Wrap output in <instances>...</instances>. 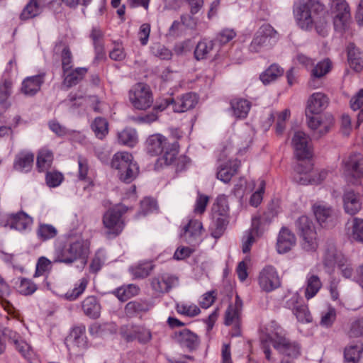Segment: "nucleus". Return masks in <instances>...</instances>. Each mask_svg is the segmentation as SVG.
Listing matches in <instances>:
<instances>
[{"label": "nucleus", "instance_id": "f257e3e1", "mask_svg": "<svg viewBox=\"0 0 363 363\" xmlns=\"http://www.w3.org/2000/svg\"><path fill=\"white\" fill-rule=\"evenodd\" d=\"M260 331L261 349L268 361H272L269 343H272L278 353L283 356L282 359L291 360L294 362V359L300 356V345L286 337L284 330L276 321H271L262 328Z\"/></svg>", "mask_w": 363, "mask_h": 363}, {"label": "nucleus", "instance_id": "f03ea898", "mask_svg": "<svg viewBox=\"0 0 363 363\" xmlns=\"http://www.w3.org/2000/svg\"><path fill=\"white\" fill-rule=\"evenodd\" d=\"M294 16L298 26L304 30L315 28L322 36L328 35L330 26L328 14L318 1H298L294 5Z\"/></svg>", "mask_w": 363, "mask_h": 363}, {"label": "nucleus", "instance_id": "7ed1b4c3", "mask_svg": "<svg viewBox=\"0 0 363 363\" xmlns=\"http://www.w3.org/2000/svg\"><path fill=\"white\" fill-rule=\"evenodd\" d=\"M89 245V241L81 235L70 237L65 244L56 247L53 262L71 264L78 259L86 261Z\"/></svg>", "mask_w": 363, "mask_h": 363}, {"label": "nucleus", "instance_id": "20e7f679", "mask_svg": "<svg viewBox=\"0 0 363 363\" xmlns=\"http://www.w3.org/2000/svg\"><path fill=\"white\" fill-rule=\"evenodd\" d=\"M147 152L152 155H158L163 153L158 160L160 164L165 165L172 164L179 152V143L177 141L170 143L161 134L150 135L146 141Z\"/></svg>", "mask_w": 363, "mask_h": 363}, {"label": "nucleus", "instance_id": "39448f33", "mask_svg": "<svg viewBox=\"0 0 363 363\" xmlns=\"http://www.w3.org/2000/svg\"><path fill=\"white\" fill-rule=\"evenodd\" d=\"M111 167L118 171L119 179L127 184L133 182L139 174V167L128 152H118L111 160Z\"/></svg>", "mask_w": 363, "mask_h": 363}, {"label": "nucleus", "instance_id": "423d86ee", "mask_svg": "<svg viewBox=\"0 0 363 363\" xmlns=\"http://www.w3.org/2000/svg\"><path fill=\"white\" fill-rule=\"evenodd\" d=\"M279 40V33L270 24L264 23L255 33L248 50L252 53H258L272 48Z\"/></svg>", "mask_w": 363, "mask_h": 363}, {"label": "nucleus", "instance_id": "0eeeda50", "mask_svg": "<svg viewBox=\"0 0 363 363\" xmlns=\"http://www.w3.org/2000/svg\"><path fill=\"white\" fill-rule=\"evenodd\" d=\"M128 98L133 106L138 110H146L153 104V95L150 86L138 83L128 92Z\"/></svg>", "mask_w": 363, "mask_h": 363}, {"label": "nucleus", "instance_id": "6e6552de", "mask_svg": "<svg viewBox=\"0 0 363 363\" xmlns=\"http://www.w3.org/2000/svg\"><path fill=\"white\" fill-rule=\"evenodd\" d=\"M295 224L300 236L303 238V248L306 251L315 250L318 243L313 221L308 216H302L297 219Z\"/></svg>", "mask_w": 363, "mask_h": 363}, {"label": "nucleus", "instance_id": "1a4fd4ad", "mask_svg": "<svg viewBox=\"0 0 363 363\" xmlns=\"http://www.w3.org/2000/svg\"><path fill=\"white\" fill-rule=\"evenodd\" d=\"M228 211L226 198L224 196H218L213 206L215 223L214 228L211 230V235L216 239L220 238L225 230L228 223L227 216Z\"/></svg>", "mask_w": 363, "mask_h": 363}, {"label": "nucleus", "instance_id": "9d476101", "mask_svg": "<svg viewBox=\"0 0 363 363\" xmlns=\"http://www.w3.org/2000/svg\"><path fill=\"white\" fill-rule=\"evenodd\" d=\"M333 24L336 31L342 33L348 29L351 22L350 11L345 0H331Z\"/></svg>", "mask_w": 363, "mask_h": 363}, {"label": "nucleus", "instance_id": "9b49d317", "mask_svg": "<svg viewBox=\"0 0 363 363\" xmlns=\"http://www.w3.org/2000/svg\"><path fill=\"white\" fill-rule=\"evenodd\" d=\"M128 211V208L118 204L108 209L103 216V223L108 233L118 235L123 229L124 223L121 218L123 214Z\"/></svg>", "mask_w": 363, "mask_h": 363}, {"label": "nucleus", "instance_id": "f8f14e48", "mask_svg": "<svg viewBox=\"0 0 363 363\" xmlns=\"http://www.w3.org/2000/svg\"><path fill=\"white\" fill-rule=\"evenodd\" d=\"M306 117L307 125L315 139H319L327 134L334 125V118L330 114L308 115Z\"/></svg>", "mask_w": 363, "mask_h": 363}, {"label": "nucleus", "instance_id": "ddd939ff", "mask_svg": "<svg viewBox=\"0 0 363 363\" xmlns=\"http://www.w3.org/2000/svg\"><path fill=\"white\" fill-rule=\"evenodd\" d=\"M33 223L32 217L23 211L16 213H9L1 216L0 225L9 227L18 231L26 230Z\"/></svg>", "mask_w": 363, "mask_h": 363}, {"label": "nucleus", "instance_id": "4468645a", "mask_svg": "<svg viewBox=\"0 0 363 363\" xmlns=\"http://www.w3.org/2000/svg\"><path fill=\"white\" fill-rule=\"evenodd\" d=\"M258 284L265 292H271L281 286L280 277L276 269L271 265L264 267L259 273Z\"/></svg>", "mask_w": 363, "mask_h": 363}, {"label": "nucleus", "instance_id": "2eb2a0df", "mask_svg": "<svg viewBox=\"0 0 363 363\" xmlns=\"http://www.w3.org/2000/svg\"><path fill=\"white\" fill-rule=\"evenodd\" d=\"M291 144L298 160L309 159L312 156L311 143L309 136L303 131H296Z\"/></svg>", "mask_w": 363, "mask_h": 363}, {"label": "nucleus", "instance_id": "dca6fc26", "mask_svg": "<svg viewBox=\"0 0 363 363\" xmlns=\"http://www.w3.org/2000/svg\"><path fill=\"white\" fill-rule=\"evenodd\" d=\"M345 166L351 174L352 182L355 185H362L363 182V156L353 153L344 160Z\"/></svg>", "mask_w": 363, "mask_h": 363}, {"label": "nucleus", "instance_id": "f3484780", "mask_svg": "<svg viewBox=\"0 0 363 363\" xmlns=\"http://www.w3.org/2000/svg\"><path fill=\"white\" fill-rule=\"evenodd\" d=\"M198 103V97L194 93H186L180 98L174 101V99L169 97L164 101V104L167 108L172 106L174 112L182 113L195 107Z\"/></svg>", "mask_w": 363, "mask_h": 363}, {"label": "nucleus", "instance_id": "a211bd4d", "mask_svg": "<svg viewBox=\"0 0 363 363\" xmlns=\"http://www.w3.org/2000/svg\"><path fill=\"white\" fill-rule=\"evenodd\" d=\"M202 230L201 222L198 220H190L189 223L184 227L181 238L191 245H198L201 241Z\"/></svg>", "mask_w": 363, "mask_h": 363}, {"label": "nucleus", "instance_id": "6ab92c4d", "mask_svg": "<svg viewBox=\"0 0 363 363\" xmlns=\"http://www.w3.org/2000/svg\"><path fill=\"white\" fill-rule=\"evenodd\" d=\"M296 243L294 233L288 228L282 227L279 231L277 241V250L279 254L289 252Z\"/></svg>", "mask_w": 363, "mask_h": 363}, {"label": "nucleus", "instance_id": "aec40b11", "mask_svg": "<svg viewBox=\"0 0 363 363\" xmlns=\"http://www.w3.org/2000/svg\"><path fill=\"white\" fill-rule=\"evenodd\" d=\"M328 104V98L321 92L313 94L308 99L306 108V116L319 115Z\"/></svg>", "mask_w": 363, "mask_h": 363}, {"label": "nucleus", "instance_id": "412c9836", "mask_svg": "<svg viewBox=\"0 0 363 363\" xmlns=\"http://www.w3.org/2000/svg\"><path fill=\"white\" fill-rule=\"evenodd\" d=\"M343 208L349 215L357 214L362 208V201L360 195L353 190L345 191L342 196Z\"/></svg>", "mask_w": 363, "mask_h": 363}, {"label": "nucleus", "instance_id": "4be33fe9", "mask_svg": "<svg viewBox=\"0 0 363 363\" xmlns=\"http://www.w3.org/2000/svg\"><path fill=\"white\" fill-rule=\"evenodd\" d=\"M262 223L263 218L260 216L252 218L251 228L246 231L242 238V250L244 253H247L250 251L251 246L255 241V236L259 235V228Z\"/></svg>", "mask_w": 363, "mask_h": 363}, {"label": "nucleus", "instance_id": "5701e85b", "mask_svg": "<svg viewBox=\"0 0 363 363\" xmlns=\"http://www.w3.org/2000/svg\"><path fill=\"white\" fill-rule=\"evenodd\" d=\"M240 162L238 160H228L218 167L217 178L224 183H228L231 178L237 174Z\"/></svg>", "mask_w": 363, "mask_h": 363}, {"label": "nucleus", "instance_id": "b1692460", "mask_svg": "<svg viewBox=\"0 0 363 363\" xmlns=\"http://www.w3.org/2000/svg\"><path fill=\"white\" fill-rule=\"evenodd\" d=\"M85 327H74L69 335L65 339V344L69 350H74V347L83 348L86 345L84 337Z\"/></svg>", "mask_w": 363, "mask_h": 363}, {"label": "nucleus", "instance_id": "393cba45", "mask_svg": "<svg viewBox=\"0 0 363 363\" xmlns=\"http://www.w3.org/2000/svg\"><path fill=\"white\" fill-rule=\"evenodd\" d=\"M47 0H30L23 9L20 18L26 21L40 15L46 6Z\"/></svg>", "mask_w": 363, "mask_h": 363}, {"label": "nucleus", "instance_id": "a878e982", "mask_svg": "<svg viewBox=\"0 0 363 363\" xmlns=\"http://www.w3.org/2000/svg\"><path fill=\"white\" fill-rule=\"evenodd\" d=\"M45 74L26 77L22 82L21 91L27 96H33L44 83Z\"/></svg>", "mask_w": 363, "mask_h": 363}, {"label": "nucleus", "instance_id": "bb28decb", "mask_svg": "<svg viewBox=\"0 0 363 363\" xmlns=\"http://www.w3.org/2000/svg\"><path fill=\"white\" fill-rule=\"evenodd\" d=\"M314 215L320 225L329 226L335 219V213L331 207L325 204H315L313 207Z\"/></svg>", "mask_w": 363, "mask_h": 363}, {"label": "nucleus", "instance_id": "cd10ccee", "mask_svg": "<svg viewBox=\"0 0 363 363\" xmlns=\"http://www.w3.org/2000/svg\"><path fill=\"white\" fill-rule=\"evenodd\" d=\"M177 281V279L175 277L164 274L153 278L151 286L156 292L164 293L168 292Z\"/></svg>", "mask_w": 363, "mask_h": 363}, {"label": "nucleus", "instance_id": "c85d7f7f", "mask_svg": "<svg viewBox=\"0 0 363 363\" xmlns=\"http://www.w3.org/2000/svg\"><path fill=\"white\" fill-rule=\"evenodd\" d=\"M176 340L184 347L189 350H195L199 344V339L197 335L188 329H184L179 333H175Z\"/></svg>", "mask_w": 363, "mask_h": 363}, {"label": "nucleus", "instance_id": "c756f323", "mask_svg": "<svg viewBox=\"0 0 363 363\" xmlns=\"http://www.w3.org/2000/svg\"><path fill=\"white\" fill-rule=\"evenodd\" d=\"M34 155L28 151L18 153L13 162V169L20 172H29L33 164Z\"/></svg>", "mask_w": 363, "mask_h": 363}, {"label": "nucleus", "instance_id": "7c9ffc66", "mask_svg": "<svg viewBox=\"0 0 363 363\" xmlns=\"http://www.w3.org/2000/svg\"><path fill=\"white\" fill-rule=\"evenodd\" d=\"M332 63L329 59H325L318 62L313 67L311 71V79L308 82L309 86L316 88V79L323 77L331 69Z\"/></svg>", "mask_w": 363, "mask_h": 363}, {"label": "nucleus", "instance_id": "2f4dec72", "mask_svg": "<svg viewBox=\"0 0 363 363\" xmlns=\"http://www.w3.org/2000/svg\"><path fill=\"white\" fill-rule=\"evenodd\" d=\"M151 308V305L145 301H133L128 302L124 308L126 316L133 318L147 312Z\"/></svg>", "mask_w": 363, "mask_h": 363}, {"label": "nucleus", "instance_id": "473e14b6", "mask_svg": "<svg viewBox=\"0 0 363 363\" xmlns=\"http://www.w3.org/2000/svg\"><path fill=\"white\" fill-rule=\"evenodd\" d=\"M82 308L84 314L89 318L96 319L100 315L101 306L96 296L86 297L82 303Z\"/></svg>", "mask_w": 363, "mask_h": 363}, {"label": "nucleus", "instance_id": "72a5a7b5", "mask_svg": "<svg viewBox=\"0 0 363 363\" xmlns=\"http://www.w3.org/2000/svg\"><path fill=\"white\" fill-rule=\"evenodd\" d=\"M54 156L51 150L43 147L40 149L37 155L36 165L39 172L48 171L52 166Z\"/></svg>", "mask_w": 363, "mask_h": 363}, {"label": "nucleus", "instance_id": "f704fd0d", "mask_svg": "<svg viewBox=\"0 0 363 363\" xmlns=\"http://www.w3.org/2000/svg\"><path fill=\"white\" fill-rule=\"evenodd\" d=\"M347 55L350 67L356 72L362 71L363 69V52L351 44L348 48Z\"/></svg>", "mask_w": 363, "mask_h": 363}, {"label": "nucleus", "instance_id": "c9c22d12", "mask_svg": "<svg viewBox=\"0 0 363 363\" xmlns=\"http://www.w3.org/2000/svg\"><path fill=\"white\" fill-rule=\"evenodd\" d=\"M88 279L83 277L79 279L74 284L72 289L68 290L65 294L61 296L65 300L69 301H74L77 300L84 293L88 285Z\"/></svg>", "mask_w": 363, "mask_h": 363}, {"label": "nucleus", "instance_id": "e433bc0d", "mask_svg": "<svg viewBox=\"0 0 363 363\" xmlns=\"http://www.w3.org/2000/svg\"><path fill=\"white\" fill-rule=\"evenodd\" d=\"M233 114L238 118H245L250 109V103L246 99H234L230 101Z\"/></svg>", "mask_w": 363, "mask_h": 363}, {"label": "nucleus", "instance_id": "4c0bfd02", "mask_svg": "<svg viewBox=\"0 0 363 363\" xmlns=\"http://www.w3.org/2000/svg\"><path fill=\"white\" fill-rule=\"evenodd\" d=\"M87 73V69L85 67H78L74 69H70L69 72H63V83L67 87L78 84Z\"/></svg>", "mask_w": 363, "mask_h": 363}, {"label": "nucleus", "instance_id": "58836bf2", "mask_svg": "<svg viewBox=\"0 0 363 363\" xmlns=\"http://www.w3.org/2000/svg\"><path fill=\"white\" fill-rule=\"evenodd\" d=\"M322 287V282L318 276L309 273L306 277L305 297L310 299L314 297Z\"/></svg>", "mask_w": 363, "mask_h": 363}, {"label": "nucleus", "instance_id": "ea45409f", "mask_svg": "<svg viewBox=\"0 0 363 363\" xmlns=\"http://www.w3.org/2000/svg\"><path fill=\"white\" fill-rule=\"evenodd\" d=\"M165 108H167V105H164V103H161L159 105L155 106L150 113L139 116H132L130 117V120L136 123L150 124L158 119V112L162 111Z\"/></svg>", "mask_w": 363, "mask_h": 363}, {"label": "nucleus", "instance_id": "a19ab883", "mask_svg": "<svg viewBox=\"0 0 363 363\" xmlns=\"http://www.w3.org/2000/svg\"><path fill=\"white\" fill-rule=\"evenodd\" d=\"M299 162L294 168L296 174L294 175V179L296 182L300 184H303L301 179L305 177H311V172L313 169L312 162L307 160H298Z\"/></svg>", "mask_w": 363, "mask_h": 363}, {"label": "nucleus", "instance_id": "79ce46f5", "mask_svg": "<svg viewBox=\"0 0 363 363\" xmlns=\"http://www.w3.org/2000/svg\"><path fill=\"white\" fill-rule=\"evenodd\" d=\"M284 69L277 64L270 65L259 77L264 84L277 80L284 74Z\"/></svg>", "mask_w": 363, "mask_h": 363}, {"label": "nucleus", "instance_id": "37998d69", "mask_svg": "<svg viewBox=\"0 0 363 363\" xmlns=\"http://www.w3.org/2000/svg\"><path fill=\"white\" fill-rule=\"evenodd\" d=\"M152 339L151 332L143 327H133L127 335L128 340H137L141 344H146Z\"/></svg>", "mask_w": 363, "mask_h": 363}, {"label": "nucleus", "instance_id": "c03bdc74", "mask_svg": "<svg viewBox=\"0 0 363 363\" xmlns=\"http://www.w3.org/2000/svg\"><path fill=\"white\" fill-rule=\"evenodd\" d=\"M241 313H239L235 311L233 308V306L230 305L228 306V309L225 311V324L227 325H230L234 324L233 333V335L238 336L240 334V317Z\"/></svg>", "mask_w": 363, "mask_h": 363}, {"label": "nucleus", "instance_id": "a18cd8bd", "mask_svg": "<svg viewBox=\"0 0 363 363\" xmlns=\"http://www.w3.org/2000/svg\"><path fill=\"white\" fill-rule=\"evenodd\" d=\"M215 46L213 40H203L197 44L194 50V56L197 60L207 58L211 53Z\"/></svg>", "mask_w": 363, "mask_h": 363}, {"label": "nucleus", "instance_id": "49530a36", "mask_svg": "<svg viewBox=\"0 0 363 363\" xmlns=\"http://www.w3.org/2000/svg\"><path fill=\"white\" fill-rule=\"evenodd\" d=\"M57 230L50 224L39 223L36 230V234L38 239L41 241H47L52 239L57 235Z\"/></svg>", "mask_w": 363, "mask_h": 363}, {"label": "nucleus", "instance_id": "de8ad7c7", "mask_svg": "<svg viewBox=\"0 0 363 363\" xmlns=\"http://www.w3.org/2000/svg\"><path fill=\"white\" fill-rule=\"evenodd\" d=\"M153 269L154 264L151 262H145L130 267V271L135 278L143 279L149 276Z\"/></svg>", "mask_w": 363, "mask_h": 363}, {"label": "nucleus", "instance_id": "09e8293b", "mask_svg": "<svg viewBox=\"0 0 363 363\" xmlns=\"http://www.w3.org/2000/svg\"><path fill=\"white\" fill-rule=\"evenodd\" d=\"M118 138L120 143L130 147H133L138 143L137 133L134 129H124L118 133Z\"/></svg>", "mask_w": 363, "mask_h": 363}, {"label": "nucleus", "instance_id": "8fccbe9b", "mask_svg": "<svg viewBox=\"0 0 363 363\" xmlns=\"http://www.w3.org/2000/svg\"><path fill=\"white\" fill-rule=\"evenodd\" d=\"M362 351V346L350 345L345 347L344 351L345 363H357Z\"/></svg>", "mask_w": 363, "mask_h": 363}, {"label": "nucleus", "instance_id": "3c124183", "mask_svg": "<svg viewBox=\"0 0 363 363\" xmlns=\"http://www.w3.org/2000/svg\"><path fill=\"white\" fill-rule=\"evenodd\" d=\"M18 291L24 296L33 294L37 290L36 284L30 279L20 278L19 283H16Z\"/></svg>", "mask_w": 363, "mask_h": 363}, {"label": "nucleus", "instance_id": "603ef678", "mask_svg": "<svg viewBox=\"0 0 363 363\" xmlns=\"http://www.w3.org/2000/svg\"><path fill=\"white\" fill-rule=\"evenodd\" d=\"M91 129L98 138L102 139L108 133V122L104 118H96L91 124Z\"/></svg>", "mask_w": 363, "mask_h": 363}, {"label": "nucleus", "instance_id": "864d4df0", "mask_svg": "<svg viewBox=\"0 0 363 363\" xmlns=\"http://www.w3.org/2000/svg\"><path fill=\"white\" fill-rule=\"evenodd\" d=\"M347 335L350 338H357L363 335V318H358L350 322Z\"/></svg>", "mask_w": 363, "mask_h": 363}, {"label": "nucleus", "instance_id": "5fc2aeb1", "mask_svg": "<svg viewBox=\"0 0 363 363\" xmlns=\"http://www.w3.org/2000/svg\"><path fill=\"white\" fill-rule=\"evenodd\" d=\"M352 238L354 240L363 243V218H353L352 220Z\"/></svg>", "mask_w": 363, "mask_h": 363}, {"label": "nucleus", "instance_id": "6e6d98bb", "mask_svg": "<svg viewBox=\"0 0 363 363\" xmlns=\"http://www.w3.org/2000/svg\"><path fill=\"white\" fill-rule=\"evenodd\" d=\"M62 72H67L72 68L73 56L69 48L65 45L61 52Z\"/></svg>", "mask_w": 363, "mask_h": 363}, {"label": "nucleus", "instance_id": "4d7b16f0", "mask_svg": "<svg viewBox=\"0 0 363 363\" xmlns=\"http://www.w3.org/2000/svg\"><path fill=\"white\" fill-rule=\"evenodd\" d=\"M151 52L154 56L164 60H169L172 57V51L160 43L154 44L151 47Z\"/></svg>", "mask_w": 363, "mask_h": 363}, {"label": "nucleus", "instance_id": "13d9d810", "mask_svg": "<svg viewBox=\"0 0 363 363\" xmlns=\"http://www.w3.org/2000/svg\"><path fill=\"white\" fill-rule=\"evenodd\" d=\"M336 315L335 309L329 307L327 311L322 312L320 325L325 328H330L336 319Z\"/></svg>", "mask_w": 363, "mask_h": 363}, {"label": "nucleus", "instance_id": "bf43d9fd", "mask_svg": "<svg viewBox=\"0 0 363 363\" xmlns=\"http://www.w3.org/2000/svg\"><path fill=\"white\" fill-rule=\"evenodd\" d=\"M177 311L182 315L194 317L200 313L199 308L194 304L177 303Z\"/></svg>", "mask_w": 363, "mask_h": 363}, {"label": "nucleus", "instance_id": "052dcab7", "mask_svg": "<svg viewBox=\"0 0 363 363\" xmlns=\"http://www.w3.org/2000/svg\"><path fill=\"white\" fill-rule=\"evenodd\" d=\"M236 36V33L233 29L224 28L218 33L215 42L219 43L220 45H225L232 40Z\"/></svg>", "mask_w": 363, "mask_h": 363}, {"label": "nucleus", "instance_id": "680f3d73", "mask_svg": "<svg viewBox=\"0 0 363 363\" xmlns=\"http://www.w3.org/2000/svg\"><path fill=\"white\" fill-rule=\"evenodd\" d=\"M64 177L60 172H48L46 174V183L50 187H56L59 186Z\"/></svg>", "mask_w": 363, "mask_h": 363}, {"label": "nucleus", "instance_id": "e2e57ef3", "mask_svg": "<svg viewBox=\"0 0 363 363\" xmlns=\"http://www.w3.org/2000/svg\"><path fill=\"white\" fill-rule=\"evenodd\" d=\"M294 314L296 316L297 319L300 322H306L309 323L311 321V315L307 306L302 303L298 306L296 310L293 311Z\"/></svg>", "mask_w": 363, "mask_h": 363}, {"label": "nucleus", "instance_id": "0e129e2a", "mask_svg": "<svg viewBox=\"0 0 363 363\" xmlns=\"http://www.w3.org/2000/svg\"><path fill=\"white\" fill-rule=\"evenodd\" d=\"M315 175H318L317 178H315L313 176L311 177H305L301 179V182L303 185L307 184H314L317 185L320 184L327 177L328 172L326 170L322 169L315 173Z\"/></svg>", "mask_w": 363, "mask_h": 363}, {"label": "nucleus", "instance_id": "69168bd1", "mask_svg": "<svg viewBox=\"0 0 363 363\" xmlns=\"http://www.w3.org/2000/svg\"><path fill=\"white\" fill-rule=\"evenodd\" d=\"M12 83L5 79L0 82V104H4L11 93Z\"/></svg>", "mask_w": 363, "mask_h": 363}, {"label": "nucleus", "instance_id": "338daca9", "mask_svg": "<svg viewBox=\"0 0 363 363\" xmlns=\"http://www.w3.org/2000/svg\"><path fill=\"white\" fill-rule=\"evenodd\" d=\"M290 117V111L285 109L278 114L276 132L277 134H281L285 129V122Z\"/></svg>", "mask_w": 363, "mask_h": 363}, {"label": "nucleus", "instance_id": "774afa93", "mask_svg": "<svg viewBox=\"0 0 363 363\" xmlns=\"http://www.w3.org/2000/svg\"><path fill=\"white\" fill-rule=\"evenodd\" d=\"M336 262V250L333 246H331L330 248L325 250L323 257V263L326 267H333Z\"/></svg>", "mask_w": 363, "mask_h": 363}]
</instances>
